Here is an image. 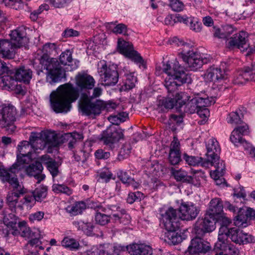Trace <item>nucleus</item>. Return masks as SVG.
Instances as JSON below:
<instances>
[{
	"label": "nucleus",
	"instance_id": "f257e3e1",
	"mask_svg": "<svg viewBox=\"0 0 255 255\" xmlns=\"http://www.w3.org/2000/svg\"><path fill=\"white\" fill-rule=\"evenodd\" d=\"M78 90L70 83L60 86L50 96L51 107L56 113H67L71 108V103L78 99Z\"/></svg>",
	"mask_w": 255,
	"mask_h": 255
},
{
	"label": "nucleus",
	"instance_id": "f03ea898",
	"mask_svg": "<svg viewBox=\"0 0 255 255\" xmlns=\"http://www.w3.org/2000/svg\"><path fill=\"white\" fill-rule=\"evenodd\" d=\"M56 49V46L54 43H46L43 47V51L46 53L42 54V51H39L38 53L35 54L33 60L34 63H37L38 62L42 68L47 71L50 83L58 82L65 77V72L58 60L55 58H50L48 54V53H50Z\"/></svg>",
	"mask_w": 255,
	"mask_h": 255
},
{
	"label": "nucleus",
	"instance_id": "7ed1b4c3",
	"mask_svg": "<svg viewBox=\"0 0 255 255\" xmlns=\"http://www.w3.org/2000/svg\"><path fill=\"white\" fill-rule=\"evenodd\" d=\"M163 72L167 75L165 78V86L168 92L174 91L177 86L184 83H191L192 79L190 75L186 74L184 68L178 65H174L172 67L166 63L163 64V67L156 66V73L159 75L161 72Z\"/></svg>",
	"mask_w": 255,
	"mask_h": 255
},
{
	"label": "nucleus",
	"instance_id": "20e7f679",
	"mask_svg": "<svg viewBox=\"0 0 255 255\" xmlns=\"http://www.w3.org/2000/svg\"><path fill=\"white\" fill-rule=\"evenodd\" d=\"M174 42L177 43L178 46H183L181 56L187 67L191 70L196 71L209 62V58L203 57L200 53L194 51L189 44L177 38L174 39Z\"/></svg>",
	"mask_w": 255,
	"mask_h": 255
},
{
	"label": "nucleus",
	"instance_id": "39448f33",
	"mask_svg": "<svg viewBox=\"0 0 255 255\" xmlns=\"http://www.w3.org/2000/svg\"><path fill=\"white\" fill-rule=\"evenodd\" d=\"M30 140L32 143H37L36 149H43L47 147V152L52 153L53 148L57 147L61 143V137L54 131L47 130L31 132Z\"/></svg>",
	"mask_w": 255,
	"mask_h": 255
},
{
	"label": "nucleus",
	"instance_id": "423d86ee",
	"mask_svg": "<svg viewBox=\"0 0 255 255\" xmlns=\"http://www.w3.org/2000/svg\"><path fill=\"white\" fill-rule=\"evenodd\" d=\"M229 238L232 242L240 245L255 242V238L254 236L244 232L237 227L230 228V230L224 227L222 228L218 233V240L224 244L230 243Z\"/></svg>",
	"mask_w": 255,
	"mask_h": 255
},
{
	"label": "nucleus",
	"instance_id": "0eeeda50",
	"mask_svg": "<svg viewBox=\"0 0 255 255\" xmlns=\"http://www.w3.org/2000/svg\"><path fill=\"white\" fill-rule=\"evenodd\" d=\"M8 183L13 190L8 193L6 203L13 211H15L17 209L22 211L23 209V202L22 200H19L18 198L21 195H23L26 192V189L24 188L22 183H19L15 176L11 178Z\"/></svg>",
	"mask_w": 255,
	"mask_h": 255
},
{
	"label": "nucleus",
	"instance_id": "6e6552de",
	"mask_svg": "<svg viewBox=\"0 0 255 255\" xmlns=\"http://www.w3.org/2000/svg\"><path fill=\"white\" fill-rule=\"evenodd\" d=\"M98 65V73L102 84L105 86L115 85L118 83L119 77L117 65L110 64L108 66L105 61H100Z\"/></svg>",
	"mask_w": 255,
	"mask_h": 255
},
{
	"label": "nucleus",
	"instance_id": "1a4fd4ad",
	"mask_svg": "<svg viewBox=\"0 0 255 255\" xmlns=\"http://www.w3.org/2000/svg\"><path fill=\"white\" fill-rule=\"evenodd\" d=\"M16 109L12 106H4L0 109V127L9 134L13 133L16 129Z\"/></svg>",
	"mask_w": 255,
	"mask_h": 255
},
{
	"label": "nucleus",
	"instance_id": "9d476101",
	"mask_svg": "<svg viewBox=\"0 0 255 255\" xmlns=\"http://www.w3.org/2000/svg\"><path fill=\"white\" fill-rule=\"evenodd\" d=\"M205 80L207 82H212V88L222 91L226 88L225 84L227 79L224 70L215 67L209 68L204 74Z\"/></svg>",
	"mask_w": 255,
	"mask_h": 255
},
{
	"label": "nucleus",
	"instance_id": "9b49d317",
	"mask_svg": "<svg viewBox=\"0 0 255 255\" xmlns=\"http://www.w3.org/2000/svg\"><path fill=\"white\" fill-rule=\"evenodd\" d=\"M189 100H186L185 109V112L190 114H193L197 112L198 109L204 107H208L215 103L214 98L205 95L204 97L197 96L195 97H191Z\"/></svg>",
	"mask_w": 255,
	"mask_h": 255
},
{
	"label": "nucleus",
	"instance_id": "f8f14e48",
	"mask_svg": "<svg viewBox=\"0 0 255 255\" xmlns=\"http://www.w3.org/2000/svg\"><path fill=\"white\" fill-rule=\"evenodd\" d=\"M217 217L206 213L204 218L196 222L194 227L197 236H203L205 233L212 232L216 228Z\"/></svg>",
	"mask_w": 255,
	"mask_h": 255
},
{
	"label": "nucleus",
	"instance_id": "ddd939ff",
	"mask_svg": "<svg viewBox=\"0 0 255 255\" xmlns=\"http://www.w3.org/2000/svg\"><path fill=\"white\" fill-rule=\"evenodd\" d=\"M105 108V104L103 101L97 100L95 102H92L87 98L79 104V109L82 114L92 117L100 115L102 110Z\"/></svg>",
	"mask_w": 255,
	"mask_h": 255
},
{
	"label": "nucleus",
	"instance_id": "4468645a",
	"mask_svg": "<svg viewBox=\"0 0 255 255\" xmlns=\"http://www.w3.org/2000/svg\"><path fill=\"white\" fill-rule=\"evenodd\" d=\"M176 89V88L170 92L172 94L171 96L169 95L167 99L163 100L162 104L165 109H171L174 107L176 109H180L184 105L186 100L190 98L185 92H176L173 94Z\"/></svg>",
	"mask_w": 255,
	"mask_h": 255
},
{
	"label": "nucleus",
	"instance_id": "2eb2a0df",
	"mask_svg": "<svg viewBox=\"0 0 255 255\" xmlns=\"http://www.w3.org/2000/svg\"><path fill=\"white\" fill-rule=\"evenodd\" d=\"M180 217L177 211L172 207L169 208L162 214V220L167 231L177 230L180 226Z\"/></svg>",
	"mask_w": 255,
	"mask_h": 255
},
{
	"label": "nucleus",
	"instance_id": "dca6fc26",
	"mask_svg": "<svg viewBox=\"0 0 255 255\" xmlns=\"http://www.w3.org/2000/svg\"><path fill=\"white\" fill-rule=\"evenodd\" d=\"M123 136L124 134L121 128L110 127L102 132L100 139L105 144L112 147L114 143L119 141L120 139L123 138Z\"/></svg>",
	"mask_w": 255,
	"mask_h": 255
},
{
	"label": "nucleus",
	"instance_id": "f3484780",
	"mask_svg": "<svg viewBox=\"0 0 255 255\" xmlns=\"http://www.w3.org/2000/svg\"><path fill=\"white\" fill-rule=\"evenodd\" d=\"M9 36L10 37V40L17 48L25 46L29 42V39L27 37L26 28L24 26L19 27L11 31Z\"/></svg>",
	"mask_w": 255,
	"mask_h": 255
},
{
	"label": "nucleus",
	"instance_id": "a211bd4d",
	"mask_svg": "<svg viewBox=\"0 0 255 255\" xmlns=\"http://www.w3.org/2000/svg\"><path fill=\"white\" fill-rule=\"evenodd\" d=\"M199 211V209L192 203L182 202L179 208L180 218L183 220L189 221L195 219Z\"/></svg>",
	"mask_w": 255,
	"mask_h": 255
},
{
	"label": "nucleus",
	"instance_id": "6ab92c4d",
	"mask_svg": "<svg viewBox=\"0 0 255 255\" xmlns=\"http://www.w3.org/2000/svg\"><path fill=\"white\" fill-rule=\"evenodd\" d=\"M201 236H197L191 240L188 248L190 253L196 254L198 253H206L211 249L210 243L203 240Z\"/></svg>",
	"mask_w": 255,
	"mask_h": 255
},
{
	"label": "nucleus",
	"instance_id": "aec40b11",
	"mask_svg": "<svg viewBox=\"0 0 255 255\" xmlns=\"http://www.w3.org/2000/svg\"><path fill=\"white\" fill-rule=\"evenodd\" d=\"M18 49L10 40L6 39L0 40V56L8 59H13Z\"/></svg>",
	"mask_w": 255,
	"mask_h": 255
},
{
	"label": "nucleus",
	"instance_id": "412c9836",
	"mask_svg": "<svg viewBox=\"0 0 255 255\" xmlns=\"http://www.w3.org/2000/svg\"><path fill=\"white\" fill-rule=\"evenodd\" d=\"M43 169L41 162L36 161L27 166L25 171L27 175L34 177L37 180V183H39L45 177V176L41 173Z\"/></svg>",
	"mask_w": 255,
	"mask_h": 255
},
{
	"label": "nucleus",
	"instance_id": "4be33fe9",
	"mask_svg": "<svg viewBox=\"0 0 255 255\" xmlns=\"http://www.w3.org/2000/svg\"><path fill=\"white\" fill-rule=\"evenodd\" d=\"M83 138V135L82 133L77 132L67 133L61 136V142H67L68 148L72 149L76 147Z\"/></svg>",
	"mask_w": 255,
	"mask_h": 255
},
{
	"label": "nucleus",
	"instance_id": "5701e85b",
	"mask_svg": "<svg viewBox=\"0 0 255 255\" xmlns=\"http://www.w3.org/2000/svg\"><path fill=\"white\" fill-rule=\"evenodd\" d=\"M76 85L81 90L92 89L95 85V80L90 75L79 74L76 78Z\"/></svg>",
	"mask_w": 255,
	"mask_h": 255
},
{
	"label": "nucleus",
	"instance_id": "b1692460",
	"mask_svg": "<svg viewBox=\"0 0 255 255\" xmlns=\"http://www.w3.org/2000/svg\"><path fill=\"white\" fill-rule=\"evenodd\" d=\"M238 215L236 217L237 224L241 223V225L246 224L249 218L255 220V210L249 208L246 210L243 208H239L238 210Z\"/></svg>",
	"mask_w": 255,
	"mask_h": 255
},
{
	"label": "nucleus",
	"instance_id": "393cba45",
	"mask_svg": "<svg viewBox=\"0 0 255 255\" xmlns=\"http://www.w3.org/2000/svg\"><path fill=\"white\" fill-rule=\"evenodd\" d=\"M247 34L245 32L242 31L238 34L234 35V37L230 38L229 41L228 45L230 47H237L239 49L242 48L247 49V48H244V45H246V38Z\"/></svg>",
	"mask_w": 255,
	"mask_h": 255
},
{
	"label": "nucleus",
	"instance_id": "a878e982",
	"mask_svg": "<svg viewBox=\"0 0 255 255\" xmlns=\"http://www.w3.org/2000/svg\"><path fill=\"white\" fill-rule=\"evenodd\" d=\"M223 211V205L221 199L215 198L211 200L206 213L217 217V216L220 215Z\"/></svg>",
	"mask_w": 255,
	"mask_h": 255
},
{
	"label": "nucleus",
	"instance_id": "bb28decb",
	"mask_svg": "<svg viewBox=\"0 0 255 255\" xmlns=\"http://www.w3.org/2000/svg\"><path fill=\"white\" fill-rule=\"evenodd\" d=\"M32 72L28 68L22 66L15 70L14 77L16 81L28 83L32 78Z\"/></svg>",
	"mask_w": 255,
	"mask_h": 255
},
{
	"label": "nucleus",
	"instance_id": "cd10ccee",
	"mask_svg": "<svg viewBox=\"0 0 255 255\" xmlns=\"http://www.w3.org/2000/svg\"><path fill=\"white\" fill-rule=\"evenodd\" d=\"M131 255H152V248L144 244H133L129 250Z\"/></svg>",
	"mask_w": 255,
	"mask_h": 255
},
{
	"label": "nucleus",
	"instance_id": "c85d7f7f",
	"mask_svg": "<svg viewBox=\"0 0 255 255\" xmlns=\"http://www.w3.org/2000/svg\"><path fill=\"white\" fill-rule=\"evenodd\" d=\"M207 153L208 158H214L218 159V155L220 152V147L218 141L215 139H210L206 145Z\"/></svg>",
	"mask_w": 255,
	"mask_h": 255
},
{
	"label": "nucleus",
	"instance_id": "c756f323",
	"mask_svg": "<svg viewBox=\"0 0 255 255\" xmlns=\"http://www.w3.org/2000/svg\"><path fill=\"white\" fill-rule=\"evenodd\" d=\"M31 154L17 155V162L13 164L9 168V172L15 174L21 168H23L24 164H28L31 160Z\"/></svg>",
	"mask_w": 255,
	"mask_h": 255
},
{
	"label": "nucleus",
	"instance_id": "7c9ffc66",
	"mask_svg": "<svg viewBox=\"0 0 255 255\" xmlns=\"http://www.w3.org/2000/svg\"><path fill=\"white\" fill-rule=\"evenodd\" d=\"M209 165L214 166L216 170L220 174H223L225 169V165L223 161H221L219 156L218 155V159L214 158H207L202 162V166L208 167Z\"/></svg>",
	"mask_w": 255,
	"mask_h": 255
},
{
	"label": "nucleus",
	"instance_id": "2f4dec72",
	"mask_svg": "<svg viewBox=\"0 0 255 255\" xmlns=\"http://www.w3.org/2000/svg\"><path fill=\"white\" fill-rule=\"evenodd\" d=\"M171 171L172 174L177 181H183L188 183L193 182L194 177L189 176L186 171L182 170H176L173 168H171Z\"/></svg>",
	"mask_w": 255,
	"mask_h": 255
},
{
	"label": "nucleus",
	"instance_id": "473e14b6",
	"mask_svg": "<svg viewBox=\"0 0 255 255\" xmlns=\"http://www.w3.org/2000/svg\"><path fill=\"white\" fill-rule=\"evenodd\" d=\"M29 141H23L18 146V150L20 155L31 154L32 149H36L37 143H32L29 137Z\"/></svg>",
	"mask_w": 255,
	"mask_h": 255
},
{
	"label": "nucleus",
	"instance_id": "72a5a7b5",
	"mask_svg": "<svg viewBox=\"0 0 255 255\" xmlns=\"http://www.w3.org/2000/svg\"><path fill=\"white\" fill-rule=\"evenodd\" d=\"M18 228L20 230V235L26 240L32 237V236L36 233V232H33L29 227H27L26 222L24 221L18 223Z\"/></svg>",
	"mask_w": 255,
	"mask_h": 255
},
{
	"label": "nucleus",
	"instance_id": "f704fd0d",
	"mask_svg": "<svg viewBox=\"0 0 255 255\" xmlns=\"http://www.w3.org/2000/svg\"><path fill=\"white\" fill-rule=\"evenodd\" d=\"M176 230L167 231L165 234V241L169 244H177L182 241V237L180 234L176 232Z\"/></svg>",
	"mask_w": 255,
	"mask_h": 255
},
{
	"label": "nucleus",
	"instance_id": "c9c22d12",
	"mask_svg": "<svg viewBox=\"0 0 255 255\" xmlns=\"http://www.w3.org/2000/svg\"><path fill=\"white\" fill-rule=\"evenodd\" d=\"M132 48V46L130 45L129 43L124 40L121 41L120 39H119L118 42V49L121 53L128 57V54H130L133 50Z\"/></svg>",
	"mask_w": 255,
	"mask_h": 255
},
{
	"label": "nucleus",
	"instance_id": "e433bc0d",
	"mask_svg": "<svg viewBox=\"0 0 255 255\" xmlns=\"http://www.w3.org/2000/svg\"><path fill=\"white\" fill-rule=\"evenodd\" d=\"M183 158L188 164L191 166H196L199 164L202 166V162L206 160L199 156H190L186 153L183 154Z\"/></svg>",
	"mask_w": 255,
	"mask_h": 255
},
{
	"label": "nucleus",
	"instance_id": "4c0bfd02",
	"mask_svg": "<svg viewBox=\"0 0 255 255\" xmlns=\"http://www.w3.org/2000/svg\"><path fill=\"white\" fill-rule=\"evenodd\" d=\"M177 22H183V23L187 25L188 23H190V29L196 32H199L201 30V27L197 25V27H193L192 26V18L190 17H188L186 16H182L179 14L175 15V19H174Z\"/></svg>",
	"mask_w": 255,
	"mask_h": 255
},
{
	"label": "nucleus",
	"instance_id": "58836bf2",
	"mask_svg": "<svg viewBox=\"0 0 255 255\" xmlns=\"http://www.w3.org/2000/svg\"><path fill=\"white\" fill-rule=\"evenodd\" d=\"M47 194V188L44 186L37 188L32 192L33 198L37 201L42 200L46 197Z\"/></svg>",
	"mask_w": 255,
	"mask_h": 255
},
{
	"label": "nucleus",
	"instance_id": "ea45409f",
	"mask_svg": "<svg viewBox=\"0 0 255 255\" xmlns=\"http://www.w3.org/2000/svg\"><path fill=\"white\" fill-rule=\"evenodd\" d=\"M120 178L123 183L131 186L134 188H137L139 185L138 183L136 182L133 178L130 177L127 172L122 173Z\"/></svg>",
	"mask_w": 255,
	"mask_h": 255
},
{
	"label": "nucleus",
	"instance_id": "a19ab883",
	"mask_svg": "<svg viewBox=\"0 0 255 255\" xmlns=\"http://www.w3.org/2000/svg\"><path fill=\"white\" fill-rule=\"evenodd\" d=\"M137 81L133 73H129L126 75L125 82L124 84L125 90H130L135 86V83Z\"/></svg>",
	"mask_w": 255,
	"mask_h": 255
},
{
	"label": "nucleus",
	"instance_id": "79ce46f5",
	"mask_svg": "<svg viewBox=\"0 0 255 255\" xmlns=\"http://www.w3.org/2000/svg\"><path fill=\"white\" fill-rule=\"evenodd\" d=\"M62 246L69 248L71 250L78 249L79 247V244L75 240L68 237L64 238L61 242Z\"/></svg>",
	"mask_w": 255,
	"mask_h": 255
},
{
	"label": "nucleus",
	"instance_id": "37998d69",
	"mask_svg": "<svg viewBox=\"0 0 255 255\" xmlns=\"http://www.w3.org/2000/svg\"><path fill=\"white\" fill-rule=\"evenodd\" d=\"M69 208V213L75 216L81 214L85 209L86 205L83 202H77Z\"/></svg>",
	"mask_w": 255,
	"mask_h": 255
},
{
	"label": "nucleus",
	"instance_id": "c03bdc74",
	"mask_svg": "<svg viewBox=\"0 0 255 255\" xmlns=\"http://www.w3.org/2000/svg\"><path fill=\"white\" fill-rule=\"evenodd\" d=\"M52 190L56 193H63L68 195L72 194L71 190L63 184H54L52 186Z\"/></svg>",
	"mask_w": 255,
	"mask_h": 255
},
{
	"label": "nucleus",
	"instance_id": "a18cd8bd",
	"mask_svg": "<svg viewBox=\"0 0 255 255\" xmlns=\"http://www.w3.org/2000/svg\"><path fill=\"white\" fill-rule=\"evenodd\" d=\"M61 64L64 65H70L72 61V53L69 50H67L61 53L59 58Z\"/></svg>",
	"mask_w": 255,
	"mask_h": 255
},
{
	"label": "nucleus",
	"instance_id": "49530a36",
	"mask_svg": "<svg viewBox=\"0 0 255 255\" xmlns=\"http://www.w3.org/2000/svg\"><path fill=\"white\" fill-rule=\"evenodd\" d=\"M217 222L220 225L219 232L221 228L223 227L226 228L227 230H230V228H229L228 226L231 223V221L228 218L221 214L220 215L217 216L216 222Z\"/></svg>",
	"mask_w": 255,
	"mask_h": 255
},
{
	"label": "nucleus",
	"instance_id": "de8ad7c7",
	"mask_svg": "<svg viewBox=\"0 0 255 255\" xmlns=\"http://www.w3.org/2000/svg\"><path fill=\"white\" fill-rule=\"evenodd\" d=\"M170 163L172 165H177L181 161V152L170 151L168 156Z\"/></svg>",
	"mask_w": 255,
	"mask_h": 255
},
{
	"label": "nucleus",
	"instance_id": "09e8293b",
	"mask_svg": "<svg viewBox=\"0 0 255 255\" xmlns=\"http://www.w3.org/2000/svg\"><path fill=\"white\" fill-rule=\"evenodd\" d=\"M240 71L245 77V79L248 81L252 80L255 81V72H254L253 69L249 67H246Z\"/></svg>",
	"mask_w": 255,
	"mask_h": 255
},
{
	"label": "nucleus",
	"instance_id": "8fccbe9b",
	"mask_svg": "<svg viewBox=\"0 0 255 255\" xmlns=\"http://www.w3.org/2000/svg\"><path fill=\"white\" fill-rule=\"evenodd\" d=\"M110 220V217L104 214L97 213L95 215V221L97 223L100 225L104 226L106 225Z\"/></svg>",
	"mask_w": 255,
	"mask_h": 255
},
{
	"label": "nucleus",
	"instance_id": "3c124183",
	"mask_svg": "<svg viewBox=\"0 0 255 255\" xmlns=\"http://www.w3.org/2000/svg\"><path fill=\"white\" fill-rule=\"evenodd\" d=\"M241 117L237 112L231 113L228 117V122L231 124H240L242 122Z\"/></svg>",
	"mask_w": 255,
	"mask_h": 255
},
{
	"label": "nucleus",
	"instance_id": "603ef678",
	"mask_svg": "<svg viewBox=\"0 0 255 255\" xmlns=\"http://www.w3.org/2000/svg\"><path fill=\"white\" fill-rule=\"evenodd\" d=\"M46 167L53 178L58 175L59 173V164L54 159Z\"/></svg>",
	"mask_w": 255,
	"mask_h": 255
},
{
	"label": "nucleus",
	"instance_id": "864d4df0",
	"mask_svg": "<svg viewBox=\"0 0 255 255\" xmlns=\"http://www.w3.org/2000/svg\"><path fill=\"white\" fill-rule=\"evenodd\" d=\"M143 197V195L140 192L130 193L127 198V202L129 204H132L135 201H139Z\"/></svg>",
	"mask_w": 255,
	"mask_h": 255
},
{
	"label": "nucleus",
	"instance_id": "5fc2aeb1",
	"mask_svg": "<svg viewBox=\"0 0 255 255\" xmlns=\"http://www.w3.org/2000/svg\"><path fill=\"white\" fill-rule=\"evenodd\" d=\"M125 115V113H123L122 115L121 114H119V116H110L108 119L113 125H119L121 123L125 121L126 116Z\"/></svg>",
	"mask_w": 255,
	"mask_h": 255
},
{
	"label": "nucleus",
	"instance_id": "6e6d98bb",
	"mask_svg": "<svg viewBox=\"0 0 255 255\" xmlns=\"http://www.w3.org/2000/svg\"><path fill=\"white\" fill-rule=\"evenodd\" d=\"M9 209L11 211V213H9L8 211L7 210H5L3 211L4 222L7 224L12 223V220H14L16 217L14 213L16 212L17 210L20 211L19 209H17L15 211H13L10 209L9 207Z\"/></svg>",
	"mask_w": 255,
	"mask_h": 255
},
{
	"label": "nucleus",
	"instance_id": "4d7b16f0",
	"mask_svg": "<svg viewBox=\"0 0 255 255\" xmlns=\"http://www.w3.org/2000/svg\"><path fill=\"white\" fill-rule=\"evenodd\" d=\"M130 152V148L128 145H124L119 151L118 159L119 160L127 158Z\"/></svg>",
	"mask_w": 255,
	"mask_h": 255
},
{
	"label": "nucleus",
	"instance_id": "13d9d810",
	"mask_svg": "<svg viewBox=\"0 0 255 255\" xmlns=\"http://www.w3.org/2000/svg\"><path fill=\"white\" fill-rule=\"evenodd\" d=\"M169 5L173 10L180 11L183 9L184 4L180 0H169Z\"/></svg>",
	"mask_w": 255,
	"mask_h": 255
},
{
	"label": "nucleus",
	"instance_id": "bf43d9fd",
	"mask_svg": "<svg viewBox=\"0 0 255 255\" xmlns=\"http://www.w3.org/2000/svg\"><path fill=\"white\" fill-rule=\"evenodd\" d=\"M223 243V245L222 247L223 249L228 253V255H238V250L234 248L233 245H231L230 243Z\"/></svg>",
	"mask_w": 255,
	"mask_h": 255
},
{
	"label": "nucleus",
	"instance_id": "052dcab7",
	"mask_svg": "<svg viewBox=\"0 0 255 255\" xmlns=\"http://www.w3.org/2000/svg\"><path fill=\"white\" fill-rule=\"evenodd\" d=\"M230 140L236 145L237 143H241L243 139L241 135L238 133V130L234 129L230 136Z\"/></svg>",
	"mask_w": 255,
	"mask_h": 255
},
{
	"label": "nucleus",
	"instance_id": "680f3d73",
	"mask_svg": "<svg viewBox=\"0 0 255 255\" xmlns=\"http://www.w3.org/2000/svg\"><path fill=\"white\" fill-rule=\"evenodd\" d=\"M233 82L235 84L242 85L245 84L248 81L245 79V77L240 71L235 77Z\"/></svg>",
	"mask_w": 255,
	"mask_h": 255
},
{
	"label": "nucleus",
	"instance_id": "e2e57ef3",
	"mask_svg": "<svg viewBox=\"0 0 255 255\" xmlns=\"http://www.w3.org/2000/svg\"><path fill=\"white\" fill-rule=\"evenodd\" d=\"M80 226L87 235L90 236L92 235L94 226L91 223L83 222Z\"/></svg>",
	"mask_w": 255,
	"mask_h": 255
},
{
	"label": "nucleus",
	"instance_id": "0e129e2a",
	"mask_svg": "<svg viewBox=\"0 0 255 255\" xmlns=\"http://www.w3.org/2000/svg\"><path fill=\"white\" fill-rule=\"evenodd\" d=\"M127 30V26L123 23L117 24L112 30V32L116 34H126Z\"/></svg>",
	"mask_w": 255,
	"mask_h": 255
},
{
	"label": "nucleus",
	"instance_id": "69168bd1",
	"mask_svg": "<svg viewBox=\"0 0 255 255\" xmlns=\"http://www.w3.org/2000/svg\"><path fill=\"white\" fill-rule=\"evenodd\" d=\"M223 245L222 242H220L219 240L215 245L214 250L216 252L215 255H228V253L223 249L222 247H221Z\"/></svg>",
	"mask_w": 255,
	"mask_h": 255
},
{
	"label": "nucleus",
	"instance_id": "338daca9",
	"mask_svg": "<svg viewBox=\"0 0 255 255\" xmlns=\"http://www.w3.org/2000/svg\"><path fill=\"white\" fill-rule=\"evenodd\" d=\"M127 57L131 59L136 63H142L143 62L142 58L136 51L133 50L130 54H128V56Z\"/></svg>",
	"mask_w": 255,
	"mask_h": 255
},
{
	"label": "nucleus",
	"instance_id": "774afa93",
	"mask_svg": "<svg viewBox=\"0 0 255 255\" xmlns=\"http://www.w3.org/2000/svg\"><path fill=\"white\" fill-rule=\"evenodd\" d=\"M241 144H243L245 150L249 151V153L251 156L255 157V148L254 147H253L250 143L245 140H243Z\"/></svg>",
	"mask_w": 255,
	"mask_h": 255
}]
</instances>
